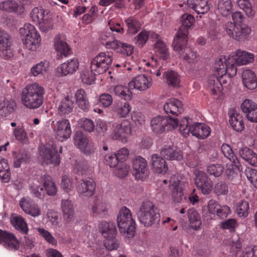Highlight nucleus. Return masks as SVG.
<instances>
[{
    "instance_id": "63",
    "label": "nucleus",
    "mask_w": 257,
    "mask_h": 257,
    "mask_svg": "<svg viewBox=\"0 0 257 257\" xmlns=\"http://www.w3.org/2000/svg\"><path fill=\"white\" fill-rule=\"evenodd\" d=\"M105 163L110 167H115L118 165L119 160L118 159L116 154H109L104 156Z\"/></svg>"
},
{
    "instance_id": "18",
    "label": "nucleus",
    "mask_w": 257,
    "mask_h": 257,
    "mask_svg": "<svg viewBox=\"0 0 257 257\" xmlns=\"http://www.w3.org/2000/svg\"><path fill=\"white\" fill-rule=\"evenodd\" d=\"M152 84V79L150 77L141 74L134 78L128 83V86L131 89H137L143 91L151 87Z\"/></svg>"
},
{
    "instance_id": "55",
    "label": "nucleus",
    "mask_w": 257,
    "mask_h": 257,
    "mask_svg": "<svg viewBox=\"0 0 257 257\" xmlns=\"http://www.w3.org/2000/svg\"><path fill=\"white\" fill-rule=\"evenodd\" d=\"M237 3L238 6L243 10L247 16L248 17L254 16L255 12L253 10L249 0H238Z\"/></svg>"
},
{
    "instance_id": "36",
    "label": "nucleus",
    "mask_w": 257,
    "mask_h": 257,
    "mask_svg": "<svg viewBox=\"0 0 257 257\" xmlns=\"http://www.w3.org/2000/svg\"><path fill=\"white\" fill-rule=\"evenodd\" d=\"M221 151L224 156L232 163L233 168H239V162L231 147L227 144H223L221 146Z\"/></svg>"
},
{
    "instance_id": "64",
    "label": "nucleus",
    "mask_w": 257,
    "mask_h": 257,
    "mask_svg": "<svg viewBox=\"0 0 257 257\" xmlns=\"http://www.w3.org/2000/svg\"><path fill=\"white\" fill-rule=\"evenodd\" d=\"M246 176L250 183L257 188V170L248 169L245 171Z\"/></svg>"
},
{
    "instance_id": "4",
    "label": "nucleus",
    "mask_w": 257,
    "mask_h": 257,
    "mask_svg": "<svg viewBox=\"0 0 257 257\" xmlns=\"http://www.w3.org/2000/svg\"><path fill=\"white\" fill-rule=\"evenodd\" d=\"M179 130L184 137H186L191 133L193 136L201 139L207 137L210 133V128L205 124L195 123L190 125L187 117L180 122Z\"/></svg>"
},
{
    "instance_id": "12",
    "label": "nucleus",
    "mask_w": 257,
    "mask_h": 257,
    "mask_svg": "<svg viewBox=\"0 0 257 257\" xmlns=\"http://www.w3.org/2000/svg\"><path fill=\"white\" fill-rule=\"evenodd\" d=\"M195 183L197 187L201 190L204 195L209 194L212 187V181L207 174L202 171L196 170L194 171Z\"/></svg>"
},
{
    "instance_id": "13",
    "label": "nucleus",
    "mask_w": 257,
    "mask_h": 257,
    "mask_svg": "<svg viewBox=\"0 0 257 257\" xmlns=\"http://www.w3.org/2000/svg\"><path fill=\"white\" fill-rule=\"evenodd\" d=\"M133 174L136 179L143 180L149 174L146 160L141 156H137L132 160Z\"/></svg>"
},
{
    "instance_id": "61",
    "label": "nucleus",
    "mask_w": 257,
    "mask_h": 257,
    "mask_svg": "<svg viewBox=\"0 0 257 257\" xmlns=\"http://www.w3.org/2000/svg\"><path fill=\"white\" fill-rule=\"evenodd\" d=\"M228 192V187L226 183L223 181H219L215 185L214 192L217 195H225Z\"/></svg>"
},
{
    "instance_id": "19",
    "label": "nucleus",
    "mask_w": 257,
    "mask_h": 257,
    "mask_svg": "<svg viewBox=\"0 0 257 257\" xmlns=\"http://www.w3.org/2000/svg\"><path fill=\"white\" fill-rule=\"evenodd\" d=\"M131 132L130 122L123 120L120 124H117L111 134V138L113 140H122L123 138L127 137Z\"/></svg>"
},
{
    "instance_id": "1",
    "label": "nucleus",
    "mask_w": 257,
    "mask_h": 257,
    "mask_svg": "<svg viewBox=\"0 0 257 257\" xmlns=\"http://www.w3.org/2000/svg\"><path fill=\"white\" fill-rule=\"evenodd\" d=\"M44 93L43 87L38 83H33L28 85L23 89L21 99L26 107L36 109L43 104Z\"/></svg>"
},
{
    "instance_id": "51",
    "label": "nucleus",
    "mask_w": 257,
    "mask_h": 257,
    "mask_svg": "<svg viewBox=\"0 0 257 257\" xmlns=\"http://www.w3.org/2000/svg\"><path fill=\"white\" fill-rule=\"evenodd\" d=\"M156 51L160 55V58L166 60L170 58V54L165 44L162 41L158 40L155 44Z\"/></svg>"
},
{
    "instance_id": "37",
    "label": "nucleus",
    "mask_w": 257,
    "mask_h": 257,
    "mask_svg": "<svg viewBox=\"0 0 257 257\" xmlns=\"http://www.w3.org/2000/svg\"><path fill=\"white\" fill-rule=\"evenodd\" d=\"M74 102L69 97H66L61 100L58 106V112L61 115H66L72 112Z\"/></svg>"
},
{
    "instance_id": "35",
    "label": "nucleus",
    "mask_w": 257,
    "mask_h": 257,
    "mask_svg": "<svg viewBox=\"0 0 257 257\" xmlns=\"http://www.w3.org/2000/svg\"><path fill=\"white\" fill-rule=\"evenodd\" d=\"M194 19L193 16L189 14H184L181 17V22L182 25L179 29L177 34L175 37H182L184 32L186 31V38L188 37V29L190 28L193 24Z\"/></svg>"
},
{
    "instance_id": "45",
    "label": "nucleus",
    "mask_w": 257,
    "mask_h": 257,
    "mask_svg": "<svg viewBox=\"0 0 257 257\" xmlns=\"http://www.w3.org/2000/svg\"><path fill=\"white\" fill-rule=\"evenodd\" d=\"M30 159V155L26 150H21L16 155L14 166L19 168L23 163H28Z\"/></svg>"
},
{
    "instance_id": "47",
    "label": "nucleus",
    "mask_w": 257,
    "mask_h": 257,
    "mask_svg": "<svg viewBox=\"0 0 257 257\" xmlns=\"http://www.w3.org/2000/svg\"><path fill=\"white\" fill-rule=\"evenodd\" d=\"M99 229L104 237L106 235H116V229L113 223L104 222L99 224Z\"/></svg>"
},
{
    "instance_id": "10",
    "label": "nucleus",
    "mask_w": 257,
    "mask_h": 257,
    "mask_svg": "<svg viewBox=\"0 0 257 257\" xmlns=\"http://www.w3.org/2000/svg\"><path fill=\"white\" fill-rule=\"evenodd\" d=\"M216 73L214 75H224L227 73L229 77L234 76L237 72L236 67H233L231 63H229V57L226 60L224 56L216 58L214 66Z\"/></svg>"
},
{
    "instance_id": "3",
    "label": "nucleus",
    "mask_w": 257,
    "mask_h": 257,
    "mask_svg": "<svg viewBox=\"0 0 257 257\" xmlns=\"http://www.w3.org/2000/svg\"><path fill=\"white\" fill-rule=\"evenodd\" d=\"M56 144L51 142L43 145L39 148L38 159L42 165L53 164L55 166L59 165L60 158L59 154L62 153V147L59 148Z\"/></svg>"
},
{
    "instance_id": "52",
    "label": "nucleus",
    "mask_w": 257,
    "mask_h": 257,
    "mask_svg": "<svg viewBox=\"0 0 257 257\" xmlns=\"http://www.w3.org/2000/svg\"><path fill=\"white\" fill-rule=\"evenodd\" d=\"M94 70L89 69H83L81 73V79L82 81L87 84H91L95 80L96 74L93 73Z\"/></svg>"
},
{
    "instance_id": "22",
    "label": "nucleus",
    "mask_w": 257,
    "mask_h": 257,
    "mask_svg": "<svg viewBox=\"0 0 257 257\" xmlns=\"http://www.w3.org/2000/svg\"><path fill=\"white\" fill-rule=\"evenodd\" d=\"M164 109L167 114L178 115L183 110V105L182 102L176 98H170L164 105Z\"/></svg>"
},
{
    "instance_id": "38",
    "label": "nucleus",
    "mask_w": 257,
    "mask_h": 257,
    "mask_svg": "<svg viewBox=\"0 0 257 257\" xmlns=\"http://www.w3.org/2000/svg\"><path fill=\"white\" fill-rule=\"evenodd\" d=\"M16 106L14 101L6 100L5 98H0V115L7 116L12 112Z\"/></svg>"
},
{
    "instance_id": "59",
    "label": "nucleus",
    "mask_w": 257,
    "mask_h": 257,
    "mask_svg": "<svg viewBox=\"0 0 257 257\" xmlns=\"http://www.w3.org/2000/svg\"><path fill=\"white\" fill-rule=\"evenodd\" d=\"M224 168L220 164H212L209 165L207 168V172L211 175L215 177L221 176L223 172Z\"/></svg>"
},
{
    "instance_id": "25",
    "label": "nucleus",
    "mask_w": 257,
    "mask_h": 257,
    "mask_svg": "<svg viewBox=\"0 0 257 257\" xmlns=\"http://www.w3.org/2000/svg\"><path fill=\"white\" fill-rule=\"evenodd\" d=\"M0 9L8 12H15L19 15L23 14L25 11L24 5L18 4L13 0H7L0 4Z\"/></svg>"
},
{
    "instance_id": "60",
    "label": "nucleus",
    "mask_w": 257,
    "mask_h": 257,
    "mask_svg": "<svg viewBox=\"0 0 257 257\" xmlns=\"http://www.w3.org/2000/svg\"><path fill=\"white\" fill-rule=\"evenodd\" d=\"M256 106L257 104L251 100L245 99L241 104V109L243 112L245 114V116L247 118L249 112H252Z\"/></svg>"
},
{
    "instance_id": "54",
    "label": "nucleus",
    "mask_w": 257,
    "mask_h": 257,
    "mask_svg": "<svg viewBox=\"0 0 257 257\" xmlns=\"http://www.w3.org/2000/svg\"><path fill=\"white\" fill-rule=\"evenodd\" d=\"M173 191L172 193V198L174 202H181L183 199L185 198L182 192V188L180 187L177 183H175L172 185Z\"/></svg>"
},
{
    "instance_id": "48",
    "label": "nucleus",
    "mask_w": 257,
    "mask_h": 257,
    "mask_svg": "<svg viewBox=\"0 0 257 257\" xmlns=\"http://www.w3.org/2000/svg\"><path fill=\"white\" fill-rule=\"evenodd\" d=\"M9 169L7 160L0 159V177L5 182H8L10 180Z\"/></svg>"
},
{
    "instance_id": "32",
    "label": "nucleus",
    "mask_w": 257,
    "mask_h": 257,
    "mask_svg": "<svg viewBox=\"0 0 257 257\" xmlns=\"http://www.w3.org/2000/svg\"><path fill=\"white\" fill-rule=\"evenodd\" d=\"M161 156L165 159L169 160H180L182 159L181 152L174 148L165 147L160 151Z\"/></svg>"
},
{
    "instance_id": "43",
    "label": "nucleus",
    "mask_w": 257,
    "mask_h": 257,
    "mask_svg": "<svg viewBox=\"0 0 257 257\" xmlns=\"http://www.w3.org/2000/svg\"><path fill=\"white\" fill-rule=\"evenodd\" d=\"M189 222L192 228L197 230L201 224V219L197 212L194 209H190L187 211Z\"/></svg>"
},
{
    "instance_id": "2",
    "label": "nucleus",
    "mask_w": 257,
    "mask_h": 257,
    "mask_svg": "<svg viewBox=\"0 0 257 257\" xmlns=\"http://www.w3.org/2000/svg\"><path fill=\"white\" fill-rule=\"evenodd\" d=\"M117 223L122 235L128 238L135 235L136 223L132 217L130 210L126 207L123 206L119 210L117 216Z\"/></svg>"
},
{
    "instance_id": "28",
    "label": "nucleus",
    "mask_w": 257,
    "mask_h": 257,
    "mask_svg": "<svg viewBox=\"0 0 257 257\" xmlns=\"http://www.w3.org/2000/svg\"><path fill=\"white\" fill-rule=\"evenodd\" d=\"M54 47L61 57H67L72 53L67 43L59 36L56 37L54 39Z\"/></svg>"
},
{
    "instance_id": "23",
    "label": "nucleus",
    "mask_w": 257,
    "mask_h": 257,
    "mask_svg": "<svg viewBox=\"0 0 257 257\" xmlns=\"http://www.w3.org/2000/svg\"><path fill=\"white\" fill-rule=\"evenodd\" d=\"M151 165L154 172L157 173H165L168 169L165 159L157 154H153L152 156Z\"/></svg>"
},
{
    "instance_id": "17",
    "label": "nucleus",
    "mask_w": 257,
    "mask_h": 257,
    "mask_svg": "<svg viewBox=\"0 0 257 257\" xmlns=\"http://www.w3.org/2000/svg\"><path fill=\"white\" fill-rule=\"evenodd\" d=\"M0 243L3 244L6 248L12 250H16L19 248V242L12 233L0 229Z\"/></svg>"
},
{
    "instance_id": "50",
    "label": "nucleus",
    "mask_w": 257,
    "mask_h": 257,
    "mask_svg": "<svg viewBox=\"0 0 257 257\" xmlns=\"http://www.w3.org/2000/svg\"><path fill=\"white\" fill-rule=\"evenodd\" d=\"M166 79L167 83L170 86H178L180 83V78L178 73L173 70H170L165 72Z\"/></svg>"
},
{
    "instance_id": "31",
    "label": "nucleus",
    "mask_w": 257,
    "mask_h": 257,
    "mask_svg": "<svg viewBox=\"0 0 257 257\" xmlns=\"http://www.w3.org/2000/svg\"><path fill=\"white\" fill-rule=\"evenodd\" d=\"M239 154L248 164L257 166V154L251 149L247 147L242 148L239 150Z\"/></svg>"
},
{
    "instance_id": "16",
    "label": "nucleus",
    "mask_w": 257,
    "mask_h": 257,
    "mask_svg": "<svg viewBox=\"0 0 257 257\" xmlns=\"http://www.w3.org/2000/svg\"><path fill=\"white\" fill-rule=\"evenodd\" d=\"M253 59V55L244 51L238 50L229 56V63H231L233 67L236 65H243L251 62Z\"/></svg>"
},
{
    "instance_id": "30",
    "label": "nucleus",
    "mask_w": 257,
    "mask_h": 257,
    "mask_svg": "<svg viewBox=\"0 0 257 257\" xmlns=\"http://www.w3.org/2000/svg\"><path fill=\"white\" fill-rule=\"evenodd\" d=\"M79 62L77 58H73L63 63L61 66L62 75L66 76L75 72L79 68Z\"/></svg>"
},
{
    "instance_id": "6",
    "label": "nucleus",
    "mask_w": 257,
    "mask_h": 257,
    "mask_svg": "<svg viewBox=\"0 0 257 257\" xmlns=\"http://www.w3.org/2000/svg\"><path fill=\"white\" fill-rule=\"evenodd\" d=\"M140 222L145 226H149L154 223L158 218L159 214L157 208L151 201H144L141 205L137 212Z\"/></svg>"
},
{
    "instance_id": "24",
    "label": "nucleus",
    "mask_w": 257,
    "mask_h": 257,
    "mask_svg": "<svg viewBox=\"0 0 257 257\" xmlns=\"http://www.w3.org/2000/svg\"><path fill=\"white\" fill-rule=\"evenodd\" d=\"M61 208L64 220L67 223L73 221L74 219V210L71 201L69 199L62 200Z\"/></svg>"
},
{
    "instance_id": "11",
    "label": "nucleus",
    "mask_w": 257,
    "mask_h": 257,
    "mask_svg": "<svg viewBox=\"0 0 257 257\" xmlns=\"http://www.w3.org/2000/svg\"><path fill=\"white\" fill-rule=\"evenodd\" d=\"M12 38L4 30H0V57L9 59L14 56L12 49Z\"/></svg>"
},
{
    "instance_id": "39",
    "label": "nucleus",
    "mask_w": 257,
    "mask_h": 257,
    "mask_svg": "<svg viewBox=\"0 0 257 257\" xmlns=\"http://www.w3.org/2000/svg\"><path fill=\"white\" fill-rule=\"evenodd\" d=\"M39 175L34 178L30 184V190L33 195L36 198H41L43 194V187L40 179Z\"/></svg>"
},
{
    "instance_id": "40",
    "label": "nucleus",
    "mask_w": 257,
    "mask_h": 257,
    "mask_svg": "<svg viewBox=\"0 0 257 257\" xmlns=\"http://www.w3.org/2000/svg\"><path fill=\"white\" fill-rule=\"evenodd\" d=\"M131 107L127 102L123 104L118 101H114L112 104V110L120 117H125L131 111Z\"/></svg>"
},
{
    "instance_id": "15",
    "label": "nucleus",
    "mask_w": 257,
    "mask_h": 257,
    "mask_svg": "<svg viewBox=\"0 0 257 257\" xmlns=\"http://www.w3.org/2000/svg\"><path fill=\"white\" fill-rule=\"evenodd\" d=\"M227 73L224 75H214L209 78V87L212 94L215 95L220 93L223 88V85L227 83L229 78L227 77Z\"/></svg>"
},
{
    "instance_id": "44",
    "label": "nucleus",
    "mask_w": 257,
    "mask_h": 257,
    "mask_svg": "<svg viewBox=\"0 0 257 257\" xmlns=\"http://www.w3.org/2000/svg\"><path fill=\"white\" fill-rule=\"evenodd\" d=\"M11 222L16 229L20 230L25 234L28 233L29 229L27 224L22 216H14L11 219Z\"/></svg>"
},
{
    "instance_id": "9",
    "label": "nucleus",
    "mask_w": 257,
    "mask_h": 257,
    "mask_svg": "<svg viewBox=\"0 0 257 257\" xmlns=\"http://www.w3.org/2000/svg\"><path fill=\"white\" fill-rule=\"evenodd\" d=\"M112 58L109 53H100L91 62V68L96 74H102L108 70L111 65Z\"/></svg>"
},
{
    "instance_id": "8",
    "label": "nucleus",
    "mask_w": 257,
    "mask_h": 257,
    "mask_svg": "<svg viewBox=\"0 0 257 257\" xmlns=\"http://www.w3.org/2000/svg\"><path fill=\"white\" fill-rule=\"evenodd\" d=\"M152 131L156 134H161L165 131L179 127L177 118L158 116L154 117L151 122Z\"/></svg>"
},
{
    "instance_id": "62",
    "label": "nucleus",
    "mask_w": 257,
    "mask_h": 257,
    "mask_svg": "<svg viewBox=\"0 0 257 257\" xmlns=\"http://www.w3.org/2000/svg\"><path fill=\"white\" fill-rule=\"evenodd\" d=\"M148 38V32L146 31L143 30L134 38V41L138 46L142 47L146 43Z\"/></svg>"
},
{
    "instance_id": "14",
    "label": "nucleus",
    "mask_w": 257,
    "mask_h": 257,
    "mask_svg": "<svg viewBox=\"0 0 257 257\" xmlns=\"http://www.w3.org/2000/svg\"><path fill=\"white\" fill-rule=\"evenodd\" d=\"M57 139L63 142L70 138L71 134L70 124L68 119H64L57 122L54 128Z\"/></svg>"
},
{
    "instance_id": "5",
    "label": "nucleus",
    "mask_w": 257,
    "mask_h": 257,
    "mask_svg": "<svg viewBox=\"0 0 257 257\" xmlns=\"http://www.w3.org/2000/svg\"><path fill=\"white\" fill-rule=\"evenodd\" d=\"M186 34L187 31H185L182 37H175L172 46L174 51L179 53L181 58L188 63H193L196 61L197 54L191 47L187 46L188 39L186 38Z\"/></svg>"
},
{
    "instance_id": "34",
    "label": "nucleus",
    "mask_w": 257,
    "mask_h": 257,
    "mask_svg": "<svg viewBox=\"0 0 257 257\" xmlns=\"http://www.w3.org/2000/svg\"><path fill=\"white\" fill-rule=\"evenodd\" d=\"M236 31L237 32L235 33L234 40L238 42H243L248 39L251 29L246 25L242 24L237 25Z\"/></svg>"
},
{
    "instance_id": "7",
    "label": "nucleus",
    "mask_w": 257,
    "mask_h": 257,
    "mask_svg": "<svg viewBox=\"0 0 257 257\" xmlns=\"http://www.w3.org/2000/svg\"><path fill=\"white\" fill-rule=\"evenodd\" d=\"M20 33L24 38L23 39L24 46L30 50L35 51L39 46L40 36L34 26L28 23L20 29Z\"/></svg>"
},
{
    "instance_id": "56",
    "label": "nucleus",
    "mask_w": 257,
    "mask_h": 257,
    "mask_svg": "<svg viewBox=\"0 0 257 257\" xmlns=\"http://www.w3.org/2000/svg\"><path fill=\"white\" fill-rule=\"evenodd\" d=\"M44 13L45 11L43 9L34 8L31 12V17L34 22L38 24L46 20Z\"/></svg>"
},
{
    "instance_id": "33",
    "label": "nucleus",
    "mask_w": 257,
    "mask_h": 257,
    "mask_svg": "<svg viewBox=\"0 0 257 257\" xmlns=\"http://www.w3.org/2000/svg\"><path fill=\"white\" fill-rule=\"evenodd\" d=\"M131 89L122 85H117L110 89V92L125 100H130L132 97Z\"/></svg>"
},
{
    "instance_id": "42",
    "label": "nucleus",
    "mask_w": 257,
    "mask_h": 257,
    "mask_svg": "<svg viewBox=\"0 0 257 257\" xmlns=\"http://www.w3.org/2000/svg\"><path fill=\"white\" fill-rule=\"evenodd\" d=\"M217 9L222 16H227L232 13V3L230 0H219Z\"/></svg>"
},
{
    "instance_id": "41",
    "label": "nucleus",
    "mask_w": 257,
    "mask_h": 257,
    "mask_svg": "<svg viewBox=\"0 0 257 257\" xmlns=\"http://www.w3.org/2000/svg\"><path fill=\"white\" fill-rule=\"evenodd\" d=\"M229 122L233 129L236 132H240L244 128L242 117L239 113H233L230 116Z\"/></svg>"
},
{
    "instance_id": "57",
    "label": "nucleus",
    "mask_w": 257,
    "mask_h": 257,
    "mask_svg": "<svg viewBox=\"0 0 257 257\" xmlns=\"http://www.w3.org/2000/svg\"><path fill=\"white\" fill-rule=\"evenodd\" d=\"M48 67V63L46 62H41L31 68V73L34 76H37L39 74H43L46 72Z\"/></svg>"
},
{
    "instance_id": "21",
    "label": "nucleus",
    "mask_w": 257,
    "mask_h": 257,
    "mask_svg": "<svg viewBox=\"0 0 257 257\" xmlns=\"http://www.w3.org/2000/svg\"><path fill=\"white\" fill-rule=\"evenodd\" d=\"M19 204L25 213L32 216L37 217L41 214V210L38 206L34 203L33 201L29 198H22Z\"/></svg>"
},
{
    "instance_id": "29",
    "label": "nucleus",
    "mask_w": 257,
    "mask_h": 257,
    "mask_svg": "<svg viewBox=\"0 0 257 257\" xmlns=\"http://www.w3.org/2000/svg\"><path fill=\"white\" fill-rule=\"evenodd\" d=\"M242 82L248 89L253 90L257 87V80L254 72L250 70H245L242 73Z\"/></svg>"
},
{
    "instance_id": "20",
    "label": "nucleus",
    "mask_w": 257,
    "mask_h": 257,
    "mask_svg": "<svg viewBox=\"0 0 257 257\" xmlns=\"http://www.w3.org/2000/svg\"><path fill=\"white\" fill-rule=\"evenodd\" d=\"M212 2V0H187V3L197 14H204L209 11Z\"/></svg>"
},
{
    "instance_id": "53",
    "label": "nucleus",
    "mask_w": 257,
    "mask_h": 257,
    "mask_svg": "<svg viewBox=\"0 0 257 257\" xmlns=\"http://www.w3.org/2000/svg\"><path fill=\"white\" fill-rule=\"evenodd\" d=\"M74 143L79 149L83 148L88 142V138L81 131H77L73 137Z\"/></svg>"
},
{
    "instance_id": "49",
    "label": "nucleus",
    "mask_w": 257,
    "mask_h": 257,
    "mask_svg": "<svg viewBox=\"0 0 257 257\" xmlns=\"http://www.w3.org/2000/svg\"><path fill=\"white\" fill-rule=\"evenodd\" d=\"M125 22L127 26V32L130 34H136L141 27V23L133 17L128 18Z\"/></svg>"
},
{
    "instance_id": "46",
    "label": "nucleus",
    "mask_w": 257,
    "mask_h": 257,
    "mask_svg": "<svg viewBox=\"0 0 257 257\" xmlns=\"http://www.w3.org/2000/svg\"><path fill=\"white\" fill-rule=\"evenodd\" d=\"M93 213L100 217H104L107 212L105 203L101 200H97L92 206Z\"/></svg>"
},
{
    "instance_id": "58",
    "label": "nucleus",
    "mask_w": 257,
    "mask_h": 257,
    "mask_svg": "<svg viewBox=\"0 0 257 257\" xmlns=\"http://www.w3.org/2000/svg\"><path fill=\"white\" fill-rule=\"evenodd\" d=\"M104 244L106 248L109 250L116 249L118 247V243L115 239V235H106Z\"/></svg>"
},
{
    "instance_id": "26",
    "label": "nucleus",
    "mask_w": 257,
    "mask_h": 257,
    "mask_svg": "<svg viewBox=\"0 0 257 257\" xmlns=\"http://www.w3.org/2000/svg\"><path fill=\"white\" fill-rule=\"evenodd\" d=\"M95 190V184L92 180H83L79 185L77 191L79 194L84 196H92Z\"/></svg>"
},
{
    "instance_id": "27",
    "label": "nucleus",
    "mask_w": 257,
    "mask_h": 257,
    "mask_svg": "<svg viewBox=\"0 0 257 257\" xmlns=\"http://www.w3.org/2000/svg\"><path fill=\"white\" fill-rule=\"evenodd\" d=\"M43 187L48 195L53 196L57 192V187L55 183L52 180L51 177L47 174L39 175V178Z\"/></svg>"
}]
</instances>
